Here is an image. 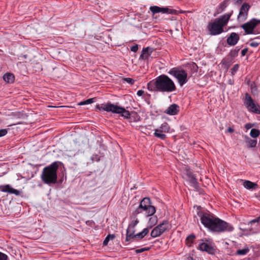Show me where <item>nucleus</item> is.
Listing matches in <instances>:
<instances>
[{"label":"nucleus","instance_id":"1","mask_svg":"<svg viewBox=\"0 0 260 260\" xmlns=\"http://www.w3.org/2000/svg\"><path fill=\"white\" fill-rule=\"evenodd\" d=\"M149 91L171 92L176 89L174 82L167 75H161L147 84Z\"/></svg>","mask_w":260,"mask_h":260},{"label":"nucleus","instance_id":"2","mask_svg":"<svg viewBox=\"0 0 260 260\" xmlns=\"http://www.w3.org/2000/svg\"><path fill=\"white\" fill-rule=\"evenodd\" d=\"M233 13V11H232L228 14H224L220 17L215 19L213 22H209L207 29L210 35L216 36L223 32L224 31L223 27L226 25Z\"/></svg>","mask_w":260,"mask_h":260},{"label":"nucleus","instance_id":"3","mask_svg":"<svg viewBox=\"0 0 260 260\" xmlns=\"http://www.w3.org/2000/svg\"><path fill=\"white\" fill-rule=\"evenodd\" d=\"M60 164H61L60 161H54L43 169L41 178L44 183L51 184L56 183L57 171Z\"/></svg>","mask_w":260,"mask_h":260},{"label":"nucleus","instance_id":"4","mask_svg":"<svg viewBox=\"0 0 260 260\" xmlns=\"http://www.w3.org/2000/svg\"><path fill=\"white\" fill-rule=\"evenodd\" d=\"M96 108L99 109L101 108L104 111L112 112L114 113L121 114L122 117L126 119L130 118L131 114L128 111L126 110L124 108L119 107L111 103L103 105L101 107L98 105L96 106Z\"/></svg>","mask_w":260,"mask_h":260},{"label":"nucleus","instance_id":"5","mask_svg":"<svg viewBox=\"0 0 260 260\" xmlns=\"http://www.w3.org/2000/svg\"><path fill=\"white\" fill-rule=\"evenodd\" d=\"M234 228L228 222L217 218L210 230L217 232H232Z\"/></svg>","mask_w":260,"mask_h":260},{"label":"nucleus","instance_id":"6","mask_svg":"<svg viewBox=\"0 0 260 260\" xmlns=\"http://www.w3.org/2000/svg\"><path fill=\"white\" fill-rule=\"evenodd\" d=\"M169 74L176 78L181 86L187 81V75L184 70H178L176 68H173L169 72Z\"/></svg>","mask_w":260,"mask_h":260},{"label":"nucleus","instance_id":"7","mask_svg":"<svg viewBox=\"0 0 260 260\" xmlns=\"http://www.w3.org/2000/svg\"><path fill=\"white\" fill-rule=\"evenodd\" d=\"M139 205L143 208L147 216L153 215L155 213V208L151 205V203L149 198H144L141 201Z\"/></svg>","mask_w":260,"mask_h":260},{"label":"nucleus","instance_id":"8","mask_svg":"<svg viewBox=\"0 0 260 260\" xmlns=\"http://www.w3.org/2000/svg\"><path fill=\"white\" fill-rule=\"evenodd\" d=\"M244 105L248 109L249 112L256 113V111L259 108V105L255 104L251 96L248 93L245 94L243 101Z\"/></svg>","mask_w":260,"mask_h":260},{"label":"nucleus","instance_id":"9","mask_svg":"<svg viewBox=\"0 0 260 260\" xmlns=\"http://www.w3.org/2000/svg\"><path fill=\"white\" fill-rule=\"evenodd\" d=\"M260 23V20L252 18L247 22L242 24L241 27L244 29L246 34L254 33V29Z\"/></svg>","mask_w":260,"mask_h":260},{"label":"nucleus","instance_id":"10","mask_svg":"<svg viewBox=\"0 0 260 260\" xmlns=\"http://www.w3.org/2000/svg\"><path fill=\"white\" fill-rule=\"evenodd\" d=\"M169 228V222L164 220L162 223L155 226L151 232V236L156 238L160 236L165 231Z\"/></svg>","mask_w":260,"mask_h":260},{"label":"nucleus","instance_id":"11","mask_svg":"<svg viewBox=\"0 0 260 260\" xmlns=\"http://www.w3.org/2000/svg\"><path fill=\"white\" fill-rule=\"evenodd\" d=\"M215 218L216 217L213 216L212 215L209 214L207 213H204L201 215V220L202 223L206 228L211 230L213 226Z\"/></svg>","mask_w":260,"mask_h":260},{"label":"nucleus","instance_id":"12","mask_svg":"<svg viewBox=\"0 0 260 260\" xmlns=\"http://www.w3.org/2000/svg\"><path fill=\"white\" fill-rule=\"evenodd\" d=\"M139 222L138 218L135 220H132L131 223L128 224V228L126 230V234L125 241L127 242L129 241L131 239H134V236L135 234V226Z\"/></svg>","mask_w":260,"mask_h":260},{"label":"nucleus","instance_id":"13","mask_svg":"<svg viewBox=\"0 0 260 260\" xmlns=\"http://www.w3.org/2000/svg\"><path fill=\"white\" fill-rule=\"evenodd\" d=\"M170 127L167 122H164L160 126L155 130L154 134L155 137L160 138L161 140H165L166 138V135L161 133H168Z\"/></svg>","mask_w":260,"mask_h":260},{"label":"nucleus","instance_id":"14","mask_svg":"<svg viewBox=\"0 0 260 260\" xmlns=\"http://www.w3.org/2000/svg\"><path fill=\"white\" fill-rule=\"evenodd\" d=\"M150 10L153 14V17L154 15L158 13H169V14H176V10L174 9H171L168 8H161L158 6H151L150 7Z\"/></svg>","mask_w":260,"mask_h":260},{"label":"nucleus","instance_id":"15","mask_svg":"<svg viewBox=\"0 0 260 260\" xmlns=\"http://www.w3.org/2000/svg\"><path fill=\"white\" fill-rule=\"evenodd\" d=\"M249 8L250 6L247 3H244L242 5L237 17L238 21H243L247 19Z\"/></svg>","mask_w":260,"mask_h":260},{"label":"nucleus","instance_id":"16","mask_svg":"<svg viewBox=\"0 0 260 260\" xmlns=\"http://www.w3.org/2000/svg\"><path fill=\"white\" fill-rule=\"evenodd\" d=\"M185 175L187 177L188 181L191 184V186L195 189H197L199 186L197 179L194 175L189 170H186Z\"/></svg>","mask_w":260,"mask_h":260},{"label":"nucleus","instance_id":"17","mask_svg":"<svg viewBox=\"0 0 260 260\" xmlns=\"http://www.w3.org/2000/svg\"><path fill=\"white\" fill-rule=\"evenodd\" d=\"M199 249L211 255H214L216 252V250L213 246L205 242H202L200 244Z\"/></svg>","mask_w":260,"mask_h":260},{"label":"nucleus","instance_id":"18","mask_svg":"<svg viewBox=\"0 0 260 260\" xmlns=\"http://www.w3.org/2000/svg\"><path fill=\"white\" fill-rule=\"evenodd\" d=\"M240 39L239 35L236 32H232L226 39L227 43L230 46L235 45Z\"/></svg>","mask_w":260,"mask_h":260},{"label":"nucleus","instance_id":"19","mask_svg":"<svg viewBox=\"0 0 260 260\" xmlns=\"http://www.w3.org/2000/svg\"><path fill=\"white\" fill-rule=\"evenodd\" d=\"M0 191L9 192L10 193H13L16 196L20 194V191L18 190L12 188L9 184L6 185H0Z\"/></svg>","mask_w":260,"mask_h":260},{"label":"nucleus","instance_id":"20","mask_svg":"<svg viewBox=\"0 0 260 260\" xmlns=\"http://www.w3.org/2000/svg\"><path fill=\"white\" fill-rule=\"evenodd\" d=\"M154 51V49L149 47L143 48L142 53L140 55V58L142 59H147Z\"/></svg>","mask_w":260,"mask_h":260},{"label":"nucleus","instance_id":"21","mask_svg":"<svg viewBox=\"0 0 260 260\" xmlns=\"http://www.w3.org/2000/svg\"><path fill=\"white\" fill-rule=\"evenodd\" d=\"M179 111V107L176 104H172L165 111V113L170 115H176Z\"/></svg>","mask_w":260,"mask_h":260},{"label":"nucleus","instance_id":"22","mask_svg":"<svg viewBox=\"0 0 260 260\" xmlns=\"http://www.w3.org/2000/svg\"><path fill=\"white\" fill-rule=\"evenodd\" d=\"M3 79L7 83H13L15 81V76L12 73H7L4 75Z\"/></svg>","mask_w":260,"mask_h":260},{"label":"nucleus","instance_id":"23","mask_svg":"<svg viewBox=\"0 0 260 260\" xmlns=\"http://www.w3.org/2000/svg\"><path fill=\"white\" fill-rule=\"evenodd\" d=\"M243 186L247 189H255L258 187V185L254 182L249 180H245L243 183Z\"/></svg>","mask_w":260,"mask_h":260},{"label":"nucleus","instance_id":"24","mask_svg":"<svg viewBox=\"0 0 260 260\" xmlns=\"http://www.w3.org/2000/svg\"><path fill=\"white\" fill-rule=\"evenodd\" d=\"M230 1V0L223 1L217 8L216 10L217 13H219L223 12L225 8L228 6Z\"/></svg>","mask_w":260,"mask_h":260},{"label":"nucleus","instance_id":"25","mask_svg":"<svg viewBox=\"0 0 260 260\" xmlns=\"http://www.w3.org/2000/svg\"><path fill=\"white\" fill-rule=\"evenodd\" d=\"M148 232H149V229L148 228H145L141 232H140L137 234H135V236H134V239H142L146 235L148 234Z\"/></svg>","mask_w":260,"mask_h":260},{"label":"nucleus","instance_id":"26","mask_svg":"<svg viewBox=\"0 0 260 260\" xmlns=\"http://www.w3.org/2000/svg\"><path fill=\"white\" fill-rule=\"evenodd\" d=\"M196 236L194 234H190L188 235L185 240L186 245L188 247H191L193 243L194 239H196Z\"/></svg>","mask_w":260,"mask_h":260},{"label":"nucleus","instance_id":"27","mask_svg":"<svg viewBox=\"0 0 260 260\" xmlns=\"http://www.w3.org/2000/svg\"><path fill=\"white\" fill-rule=\"evenodd\" d=\"M143 211H144L143 208L142 207H141V206L139 205V207L132 213V214L131 216V218L133 220L136 219L137 218V216L140 214Z\"/></svg>","mask_w":260,"mask_h":260},{"label":"nucleus","instance_id":"28","mask_svg":"<svg viewBox=\"0 0 260 260\" xmlns=\"http://www.w3.org/2000/svg\"><path fill=\"white\" fill-rule=\"evenodd\" d=\"M246 142L248 147L249 148L255 147L257 144V141L256 140L250 139L248 137L247 138Z\"/></svg>","mask_w":260,"mask_h":260},{"label":"nucleus","instance_id":"29","mask_svg":"<svg viewBox=\"0 0 260 260\" xmlns=\"http://www.w3.org/2000/svg\"><path fill=\"white\" fill-rule=\"evenodd\" d=\"M251 92L253 95H257L258 90L254 82H252L250 85Z\"/></svg>","mask_w":260,"mask_h":260},{"label":"nucleus","instance_id":"30","mask_svg":"<svg viewBox=\"0 0 260 260\" xmlns=\"http://www.w3.org/2000/svg\"><path fill=\"white\" fill-rule=\"evenodd\" d=\"M259 135L260 131L257 129L252 128L250 131V135L252 138H256L258 137Z\"/></svg>","mask_w":260,"mask_h":260},{"label":"nucleus","instance_id":"31","mask_svg":"<svg viewBox=\"0 0 260 260\" xmlns=\"http://www.w3.org/2000/svg\"><path fill=\"white\" fill-rule=\"evenodd\" d=\"M157 221V217L156 216H154L151 217L148 221V223L150 225V228H151L153 225H155Z\"/></svg>","mask_w":260,"mask_h":260},{"label":"nucleus","instance_id":"32","mask_svg":"<svg viewBox=\"0 0 260 260\" xmlns=\"http://www.w3.org/2000/svg\"><path fill=\"white\" fill-rule=\"evenodd\" d=\"M257 39H260V36L257 37L253 39H251L250 41L251 42V43H250V46L251 47H257L258 46V45L260 44V42H256V41H254V40H257Z\"/></svg>","mask_w":260,"mask_h":260},{"label":"nucleus","instance_id":"33","mask_svg":"<svg viewBox=\"0 0 260 260\" xmlns=\"http://www.w3.org/2000/svg\"><path fill=\"white\" fill-rule=\"evenodd\" d=\"M249 251V249L248 247L246 248H244L242 249H239L236 251V254L238 255H245L247 254Z\"/></svg>","mask_w":260,"mask_h":260},{"label":"nucleus","instance_id":"34","mask_svg":"<svg viewBox=\"0 0 260 260\" xmlns=\"http://www.w3.org/2000/svg\"><path fill=\"white\" fill-rule=\"evenodd\" d=\"M115 238V235H108L106 237V238L105 239V240H104L103 241V245L104 246H106L107 245L108 243V242L109 241L110 239H113L114 238Z\"/></svg>","mask_w":260,"mask_h":260},{"label":"nucleus","instance_id":"35","mask_svg":"<svg viewBox=\"0 0 260 260\" xmlns=\"http://www.w3.org/2000/svg\"><path fill=\"white\" fill-rule=\"evenodd\" d=\"M93 98L87 99L84 101L81 102L78 104L79 105H84L92 103L93 101Z\"/></svg>","mask_w":260,"mask_h":260},{"label":"nucleus","instance_id":"36","mask_svg":"<svg viewBox=\"0 0 260 260\" xmlns=\"http://www.w3.org/2000/svg\"><path fill=\"white\" fill-rule=\"evenodd\" d=\"M122 80L123 81H126L127 83L130 84H133L135 82V80L131 78H123Z\"/></svg>","mask_w":260,"mask_h":260},{"label":"nucleus","instance_id":"37","mask_svg":"<svg viewBox=\"0 0 260 260\" xmlns=\"http://www.w3.org/2000/svg\"><path fill=\"white\" fill-rule=\"evenodd\" d=\"M239 69L238 64H235L234 66L231 69L232 74L233 75L235 74V73L238 71Z\"/></svg>","mask_w":260,"mask_h":260},{"label":"nucleus","instance_id":"38","mask_svg":"<svg viewBox=\"0 0 260 260\" xmlns=\"http://www.w3.org/2000/svg\"><path fill=\"white\" fill-rule=\"evenodd\" d=\"M8 258V256L1 252H0V260H7Z\"/></svg>","mask_w":260,"mask_h":260},{"label":"nucleus","instance_id":"39","mask_svg":"<svg viewBox=\"0 0 260 260\" xmlns=\"http://www.w3.org/2000/svg\"><path fill=\"white\" fill-rule=\"evenodd\" d=\"M7 130L6 129H0V137L5 136L7 134Z\"/></svg>","mask_w":260,"mask_h":260},{"label":"nucleus","instance_id":"40","mask_svg":"<svg viewBox=\"0 0 260 260\" xmlns=\"http://www.w3.org/2000/svg\"><path fill=\"white\" fill-rule=\"evenodd\" d=\"M138 50V45H135L134 46H133L131 48V50L134 52H136Z\"/></svg>","mask_w":260,"mask_h":260},{"label":"nucleus","instance_id":"41","mask_svg":"<svg viewBox=\"0 0 260 260\" xmlns=\"http://www.w3.org/2000/svg\"><path fill=\"white\" fill-rule=\"evenodd\" d=\"M259 221H260V216L258 217L251 220L249 222V223H255V222H258Z\"/></svg>","mask_w":260,"mask_h":260},{"label":"nucleus","instance_id":"42","mask_svg":"<svg viewBox=\"0 0 260 260\" xmlns=\"http://www.w3.org/2000/svg\"><path fill=\"white\" fill-rule=\"evenodd\" d=\"M253 126V124H252L251 123H246L245 125V128H246L247 129H249L250 128H251Z\"/></svg>","mask_w":260,"mask_h":260},{"label":"nucleus","instance_id":"43","mask_svg":"<svg viewBox=\"0 0 260 260\" xmlns=\"http://www.w3.org/2000/svg\"><path fill=\"white\" fill-rule=\"evenodd\" d=\"M86 224L88 225L92 226L94 224V222L92 220H88L86 221Z\"/></svg>","mask_w":260,"mask_h":260},{"label":"nucleus","instance_id":"44","mask_svg":"<svg viewBox=\"0 0 260 260\" xmlns=\"http://www.w3.org/2000/svg\"><path fill=\"white\" fill-rule=\"evenodd\" d=\"M248 51V48H245L244 49H243L242 51H241V55L242 56H244L246 55V54L247 53Z\"/></svg>","mask_w":260,"mask_h":260},{"label":"nucleus","instance_id":"45","mask_svg":"<svg viewBox=\"0 0 260 260\" xmlns=\"http://www.w3.org/2000/svg\"><path fill=\"white\" fill-rule=\"evenodd\" d=\"M144 91L143 90H139L138 91L137 94V95L138 96H141V95H142L144 94Z\"/></svg>","mask_w":260,"mask_h":260},{"label":"nucleus","instance_id":"46","mask_svg":"<svg viewBox=\"0 0 260 260\" xmlns=\"http://www.w3.org/2000/svg\"><path fill=\"white\" fill-rule=\"evenodd\" d=\"M226 132L228 133H232L234 132V129L231 127H229L228 129H227V131Z\"/></svg>","mask_w":260,"mask_h":260},{"label":"nucleus","instance_id":"47","mask_svg":"<svg viewBox=\"0 0 260 260\" xmlns=\"http://www.w3.org/2000/svg\"><path fill=\"white\" fill-rule=\"evenodd\" d=\"M234 1H235V5H240L243 2V0H234Z\"/></svg>","mask_w":260,"mask_h":260},{"label":"nucleus","instance_id":"48","mask_svg":"<svg viewBox=\"0 0 260 260\" xmlns=\"http://www.w3.org/2000/svg\"><path fill=\"white\" fill-rule=\"evenodd\" d=\"M135 251L137 253L143 252H144L143 248L136 249Z\"/></svg>","mask_w":260,"mask_h":260},{"label":"nucleus","instance_id":"49","mask_svg":"<svg viewBox=\"0 0 260 260\" xmlns=\"http://www.w3.org/2000/svg\"><path fill=\"white\" fill-rule=\"evenodd\" d=\"M239 50H240V49H238L237 51L236 50H235L234 51H232V54H233V55H235L238 53V52L239 51Z\"/></svg>","mask_w":260,"mask_h":260},{"label":"nucleus","instance_id":"50","mask_svg":"<svg viewBox=\"0 0 260 260\" xmlns=\"http://www.w3.org/2000/svg\"><path fill=\"white\" fill-rule=\"evenodd\" d=\"M255 111H256V113L255 114H260V107L257 109V110H255Z\"/></svg>","mask_w":260,"mask_h":260},{"label":"nucleus","instance_id":"51","mask_svg":"<svg viewBox=\"0 0 260 260\" xmlns=\"http://www.w3.org/2000/svg\"><path fill=\"white\" fill-rule=\"evenodd\" d=\"M150 249V248L149 247H145V248H143V250H144V251H148Z\"/></svg>","mask_w":260,"mask_h":260},{"label":"nucleus","instance_id":"52","mask_svg":"<svg viewBox=\"0 0 260 260\" xmlns=\"http://www.w3.org/2000/svg\"><path fill=\"white\" fill-rule=\"evenodd\" d=\"M187 260H194L193 257H191V256H188L187 258Z\"/></svg>","mask_w":260,"mask_h":260}]
</instances>
